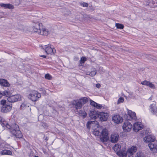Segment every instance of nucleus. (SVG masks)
I'll use <instances>...</instances> for the list:
<instances>
[{
  "instance_id": "nucleus-1",
  "label": "nucleus",
  "mask_w": 157,
  "mask_h": 157,
  "mask_svg": "<svg viewBox=\"0 0 157 157\" xmlns=\"http://www.w3.org/2000/svg\"><path fill=\"white\" fill-rule=\"evenodd\" d=\"M1 124L3 126H5L7 128L10 130L11 133L17 138H21L22 135L21 132L19 130V126L15 123L10 125L6 121H2L0 122Z\"/></svg>"
},
{
  "instance_id": "nucleus-2",
  "label": "nucleus",
  "mask_w": 157,
  "mask_h": 157,
  "mask_svg": "<svg viewBox=\"0 0 157 157\" xmlns=\"http://www.w3.org/2000/svg\"><path fill=\"white\" fill-rule=\"evenodd\" d=\"M147 131H143V134L147 136H145L144 138V140L146 142H150L148 144L149 147L151 150L154 152L157 151V145L153 143L155 140V137L154 136L148 133Z\"/></svg>"
},
{
  "instance_id": "nucleus-3",
  "label": "nucleus",
  "mask_w": 157,
  "mask_h": 157,
  "mask_svg": "<svg viewBox=\"0 0 157 157\" xmlns=\"http://www.w3.org/2000/svg\"><path fill=\"white\" fill-rule=\"evenodd\" d=\"M98 125V122L96 121H88L86 124V127L88 129H90L91 127H92L93 134L97 136L101 135Z\"/></svg>"
},
{
  "instance_id": "nucleus-4",
  "label": "nucleus",
  "mask_w": 157,
  "mask_h": 157,
  "mask_svg": "<svg viewBox=\"0 0 157 157\" xmlns=\"http://www.w3.org/2000/svg\"><path fill=\"white\" fill-rule=\"evenodd\" d=\"M87 99L86 98H84L79 100H74L72 101V104L73 107L77 110L78 109H80L83 105L86 102Z\"/></svg>"
},
{
  "instance_id": "nucleus-5",
  "label": "nucleus",
  "mask_w": 157,
  "mask_h": 157,
  "mask_svg": "<svg viewBox=\"0 0 157 157\" xmlns=\"http://www.w3.org/2000/svg\"><path fill=\"white\" fill-rule=\"evenodd\" d=\"M101 133L100 140L103 142H106L109 139L108 133L106 128L103 129Z\"/></svg>"
},
{
  "instance_id": "nucleus-6",
  "label": "nucleus",
  "mask_w": 157,
  "mask_h": 157,
  "mask_svg": "<svg viewBox=\"0 0 157 157\" xmlns=\"http://www.w3.org/2000/svg\"><path fill=\"white\" fill-rule=\"evenodd\" d=\"M41 47V48L45 50V52L47 54L52 55L56 51L55 49H54L53 47L51 46L49 44L45 45L44 47L42 46Z\"/></svg>"
},
{
  "instance_id": "nucleus-7",
  "label": "nucleus",
  "mask_w": 157,
  "mask_h": 157,
  "mask_svg": "<svg viewBox=\"0 0 157 157\" xmlns=\"http://www.w3.org/2000/svg\"><path fill=\"white\" fill-rule=\"evenodd\" d=\"M40 25L41 24L38 22L33 23L32 27L33 31L36 33L38 34L40 33L41 29L40 27Z\"/></svg>"
},
{
  "instance_id": "nucleus-8",
  "label": "nucleus",
  "mask_w": 157,
  "mask_h": 157,
  "mask_svg": "<svg viewBox=\"0 0 157 157\" xmlns=\"http://www.w3.org/2000/svg\"><path fill=\"white\" fill-rule=\"evenodd\" d=\"M21 96L19 94L14 95L9 97L7 100L10 102H14L21 100Z\"/></svg>"
},
{
  "instance_id": "nucleus-9",
  "label": "nucleus",
  "mask_w": 157,
  "mask_h": 157,
  "mask_svg": "<svg viewBox=\"0 0 157 157\" xmlns=\"http://www.w3.org/2000/svg\"><path fill=\"white\" fill-rule=\"evenodd\" d=\"M132 125L128 121H126L122 127L124 130L126 132L130 131L132 128Z\"/></svg>"
},
{
  "instance_id": "nucleus-10",
  "label": "nucleus",
  "mask_w": 157,
  "mask_h": 157,
  "mask_svg": "<svg viewBox=\"0 0 157 157\" xmlns=\"http://www.w3.org/2000/svg\"><path fill=\"white\" fill-rule=\"evenodd\" d=\"M133 130L137 132L143 128V125L140 122L135 123L132 127Z\"/></svg>"
},
{
  "instance_id": "nucleus-11",
  "label": "nucleus",
  "mask_w": 157,
  "mask_h": 157,
  "mask_svg": "<svg viewBox=\"0 0 157 157\" xmlns=\"http://www.w3.org/2000/svg\"><path fill=\"white\" fill-rule=\"evenodd\" d=\"M108 115L106 113L104 112H100L98 113V116L100 120L101 121H107Z\"/></svg>"
},
{
  "instance_id": "nucleus-12",
  "label": "nucleus",
  "mask_w": 157,
  "mask_h": 157,
  "mask_svg": "<svg viewBox=\"0 0 157 157\" xmlns=\"http://www.w3.org/2000/svg\"><path fill=\"white\" fill-rule=\"evenodd\" d=\"M89 115L91 118L95 119L98 117V113L95 110H91L89 113Z\"/></svg>"
},
{
  "instance_id": "nucleus-13",
  "label": "nucleus",
  "mask_w": 157,
  "mask_h": 157,
  "mask_svg": "<svg viewBox=\"0 0 157 157\" xmlns=\"http://www.w3.org/2000/svg\"><path fill=\"white\" fill-rule=\"evenodd\" d=\"M11 106L10 105H4L2 107L1 110L2 112L3 113H6L10 111L11 109Z\"/></svg>"
},
{
  "instance_id": "nucleus-14",
  "label": "nucleus",
  "mask_w": 157,
  "mask_h": 157,
  "mask_svg": "<svg viewBox=\"0 0 157 157\" xmlns=\"http://www.w3.org/2000/svg\"><path fill=\"white\" fill-rule=\"evenodd\" d=\"M119 138V135L117 134L114 133L111 135L110 140L112 143H116L117 141Z\"/></svg>"
},
{
  "instance_id": "nucleus-15",
  "label": "nucleus",
  "mask_w": 157,
  "mask_h": 157,
  "mask_svg": "<svg viewBox=\"0 0 157 157\" xmlns=\"http://www.w3.org/2000/svg\"><path fill=\"white\" fill-rule=\"evenodd\" d=\"M150 111L152 113L154 114H156L157 113L156 106V103L153 102V103L151 104L150 106Z\"/></svg>"
},
{
  "instance_id": "nucleus-16",
  "label": "nucleus",
  "mask_w": 157,
  "mask_h": 157,
  "mask_svg": "<svg viewBox=\"0 0 157 157\" xmlns=\"http://www.w3.org/2000/svg\"><path fill=\"white\" fill-rule=\"evenodd\" d=\"M112 120L116 123L121 122L122 121L121 118L118 115L113 116V117Z\"/></svg>"
},
{
  "instance_id": "nucleus-17",
  "label": "nucleus",
  "mask_w": 157,
  "mask_h": 157,
  "mask_svg": "<svg viewBox=\"0 0 157 157\" xmlns=\"http://www.w3.org/2000/svg\"><path fill=\"white\" fill-rule=\"evenodd\" d=\"M50 33V31L46 28H41L40 33L38 34L44 36H47Z\"/></svg>"
},
{
  "instance_id": "nucleus-18",
  "label": "nucleus",
  "mask_w": 157,
  "mask_h": 157,
  "mask_svg": "<svg viewBox=\"0 0 157 157\" xmlns=\"http://www.w3.org/2000/svg\"><path fill=\"white\" fill-rule=\"evenodd\" d=\"M0 6L5 9H12L14 8V6L10 4L0 3Z\"/></svg>"
},
{
  "instance_id": "nucleus-19",
  "label": "nucleus",
  "mask_w": 157,
  "mask_h": 157,
  "mask_svg": "<svg viewBox=\"0 0 157 157\" xmlns=\"http://www.w3.org/2000/svg\"><path fill=\"white\" fill-rule=\"evenodd\" d=\"M0 84L1 86L5 87H9L10 85L6 80L3 79H0Z\"/></svg>"
},
{
  "instance_id": "nucleus-20",
  "label": "nucleus",
  "mask_w": 157,
  "mask_h": 157,
  "mask_svg": "<svg viewBox=\"0 0 157 157\" xmlns=\"http://www.w3.org/2000/svg\"><path fill=\"white\" fill-rule=\"evenodd\" d=\"M136 147L132 146L128 149L127 151V153H129L130 154V155L131 156L136 151Z\"/></svg>"
},
{
  "instance_id": "nucleus-21",
  "label": "nucleus",
  "mask_w": 157,
  "mask_h": 157,
  "mask_svg": "<svg viewBox=\"0 0 157 157\" xmlns=\"http://www.w3.org/2000/svg\"><path fill=\"white\" fill-rule=\"evenodd\" d=\"M128 114L131 117V118L133 120H136V114L135 112H132L130 110H128Z\"/></svg>"
},
{
  "instance_id": "nucleus-22",
  "label": "nucleus",
  "mask_w": 157,
  "mask_h": 157,
  "mask_svg": "<svg viewBox=\"0 0 157 157\" xmlns=\"http://www.w3.org/2000/svg\"><path fill=\"white\" fill-rule=\"evenodd\" d=\"M37 93V91L33 90L31 94H30V96L31 97V98L33 101H36L37 100L36 98V94Z\"/></svg>"
},
{
  "instance_id": "nucleus-23",
  "label": "nucleus",
  "mask_w": 157,
  "mask_h": 157,
  "mask_svg": "<svg viewBox=\"0 0 157 157\" xmlns=\"http://www.w3.org/2000/svg\"><path fill=\"white\" fill-rule=\"evenodd\" d=\"M121 146L118 144H116L113 148V149L117 152V154L118 153L121 151Z\"/></svg>"
},
{
  "instance_id": "nucleus-24",
  "label": "nucleus",
  "mask_w": 157,
  "mask_h": 157,
  "mask_svg": "<svg viewBox=\"0 0 157 157\" xmlns=\"http://www.w3.org/2000/svg\"><path fill=\"white\" fill-rule=\"evenodd\" d=\"M29 104L26 102H25L21 105L20 107V109L24 110L27 108H29Z\"/></svg>"
},
{
  "instance_id": "nucleus-25",
  "label": "nucleus",
  "mask_w": 157,
  "mask_h": 157,
  "mask_svg": "<svg viewBox=\"0 0 157 157\" xmlns=\"http://www.w3.org/2000/svg\"><path fill=\"white\" fill-rule=\"evenodd\" d=\"M1 154L2 155H12V152L10 150H4L1 152Z\"/></svg>"
},
{
  "instance_id": "nucleus-26",
  "label": "nucleus",
  "mask_w": 157,
  "mask_h": 157,
  "mask_svg": "<svg viewBox=\"0 0 157 157\" xmlns=\"http://www.w3.org/2000/svg\"><path fill=\"white\" fill-rule=\"evenodd\" d=\"M129 153H127V151L126 152L125 151H120L118 153V155L122 157H126L127 154H128Z\"/></svg>"
},
{
  "instance_id": "nucleus-27",
  "label": "nucleus",
  "mask_w": 157,
  "mask_h": 157,
  "mask_svg": "<svg viewBox=\"0 0 157 157\" xmlns=\"http://www.w3.org/2000/svg\"><path fill=\"white\" fill-rule=\"evenodd\" d=\"M96 73L97 72L95 71H92L91 72H88L86 74L91 76L93 77L96 74Z\"/></svg>"
},
{
  "instance_id": "nucleus-28",
  "label": "nucleus",
  "mask_w": 157,
  "mask_h": 157,
  "mask_svg": "<svg viewBox=\"0 0 157 157\" xmlns=\"http://www.w3.org/2000/svg\"><path fill=\"white\" fill-rule=\"evenodd\" d=\"M116 26L117 27V28L118 29H123L124 27V26L122 24L119 23H116Z\"/></svg>"
},
{
  "instance_id": "nucleus-29",
  "label": "nucleus",
  "mask_w": 157,
  "mask_h": 157,
  "mask_svg": "<svg viewBox=\"0 0 157 157\" xmlns=\"http://www.w3.org/2000/svg\"><path fill=\"white\" fill-rule=\"evenodd\" d=\"M45 77L46 79L48 80H51L52 79V76L49 74H47L45 75Z\"/></svg>"
},
{
  "instance_id": "nucleus-30",
  "label": "nucleus",
  "mask_w": 157,
  "mask_h": 157,
  "mask_svg": "<svg viewBox=\"0 0 157 157\" xmlns=\"http://www.w3.org/2000/svg\"><path fill=\"white\" fill-rule=\"evenodd\" d=\"M18 29L23 31H26V27L23 25H21V26H19V27Z\"/></svg>"
},
{
  "instance_id": "nucleus-31",
  "label": "nucleus",
  "mask_w": 157,
  "mask_h": 157,
  "mask_svg": "<svg viewBox=\"0 0 157 157\" xmlns=\"http://www.w3.org/2000/svg\"><path fill=\"white\" fill-rule=\"evenodd\" d=\"M136 155L137 157H143L144 156V154L141 152H138L136 154ZM135 157H137L136 156Z\"/></svg>"
},
{
  "instance_id": "nucleus-32",
  "label": "nucleus",
  "mask_w": 157,
  "mask_h": 157,
  "mask_svg": "<svg viewBox=\"0 0 157 157\" xmlns=\"http://www.w3.org/2000/svg\"><path fill=\"white\" fill-rule=\"evenodd\" d=\"M86 57H82L81 58V60H80V63H84L85 61L86 60Z\"/></svg>"
},
{
  "instance_id": "nucleus-33",
  "label": "nucleus",
  "mask_w": 157,
  "mask_h": 157,
  "mask_svg": "<svg viewBox=\"0 0 157 157\" xmlns=\"http://www.w3.org/2000/svg\"><path fill=\"white\" fill-rule=\"evenodd\" d=\"M148 86L152 89H155V87L154 85L150 82H149Z\"/></svg>"
},
{
  "instance_id": "nucleus-34",
  "label": "nucleus",
  "mask_w": 157,
  "mask_h": 157,
  "mask_svg": "<svg viewBox=\"0 0 157 157\" xmlns=\"http://www.w3.org/2000/svg\"><path fill=\"white\" fill-rule=\"evenodd\" d=\"M81 6H82L83 7H87L88 6V4L86 2H81L80 3Z\"/></svg>"
},
{
  "instance_id": "nucleus-35",
  "label": "nucleus",
  "mask_w": 157,
  "mask_h": 157,
  "mask_svg": "<svg viewBox=\"0 0 157 157\" xmlns=\"http://www.w3.org/2000/svg\"><path fill=\"white\" fill-rule=\"evenodd\" d=\"M149 81H148L147 80H145L141 82V83L143 85H146L148 86Z\"/></svg>"
},
{
  "instance_id": "nucleus-36",
  "label": "nucleus",
  "mask_w": 157,
  "mask_h": 157,
  "mask_svg": "<svg viewBox=\"0 0 157 157\" xmlns=\"http://www.w3.org/2000/svg\"><path fill=\"white\" fill-rule=\"evenodd\" d=\"M124 101V99L122 97L120 98L117 101V104H119L123 102Z\"/></svg>"
},
{
  "instance_id": "nucleus-37",
  "label": "nucleus",
  "mask_w": 157,
  "mask_h": 157,
  "mask_svg": "<svg viewBox=\"0 0 157 157\" xmlns=\"http://www.w3.org/2000/svg\"><path fill=\"white\" fill-rule=\"evenodd\" d=\"M2 94L3 95L7 96L8 95H9L10 92L6 90V91H5L3 92Z\"/></svg>"
},
{
  "instance_id": "nucleus-38",
  "label": "nucleus",
  "mask_w": 157,
  "mask_h": 157,
  "mask_svg": "<svg viewBox=\"0 0 157 157\" xmlns=\"http://www.w3.org/2000/svg\"><path fill=\"white\" fill-rule=\"evenodd\" d=\"M90 104L91 105L94 106V107H95L96 105H97V103L92 100H91L90 101Z\"/></svg>"
},
{
  "instance_id": "nucleus-39",
  "label": "nucleus",
  "mask_w": 157,
  "mask_h": 157,
  "mask_svg": "<svg viewBox=\"0 0 157 157\" xmlns=\"http://www.w3.org/2000/svg\"><path fill=\"white\" fill-rule=\"evenodd\" d=\"M95 9L94 7L92 6H89V10L90 11H94V10Z\"/></svg>"
},
{
  "instance_id": "nucleus-40",
  "label": "nucleus",
  "mask_w": 157,
  "mask_h": 157,
  "mask_svg": "<svg viewBox=\"0 0 157 157\" xmlns=\"http://www.w3.org/2000/svg\"><path fill=\"white\" fill-rule=\"evenodd\" d=\"M6 101L5 100H2L1 101V103L2 105V106L6 104Z\"/></svg>"
},
{
  "instance_id": "nucleus-41",
  "label": "nucleus",
  "mask_w": 157,
  "mask_h": 157,
  "mask_svg": "<svg viewBox=\"0 0 157 157\" xmlns=\"http://www.w3.org/2000/svg\"><path fill=\"white\" fill-rule=\"evenodd\" d=\"M97 105H96L95 106V107L96 108H97V109H101L102 108V106L101 105L99 104H98L97 103Z\"/></svg>"
},
{
  "instance_id": "nucleus-42",
  "label": "nucleus",
  "mask_w": 157,
  "mask_h": 157,
  "mask_svg": "<svg viewBox=\"0 0 157 157\" xmlns=\"http://www.w3.org/2000/svg\"><path fill=\"white\" fill-rule=\"evenodd\" d=\"M41 97V95L40 94L38 93L37 92V93L36 94V98H37V99L39 98H40Z\"/></svg>"
},
{
  "instance_id": "nucleus-43",
  "label": "nucleus",
  "mask_w": 157,
  "mask_h": 157,
  "mask_svg": "<svg viewBox=\"0 0 157 157\" xmlns=\"http://www.w3.org/2000/svg\"><path fill=\"white\" fill-rule=\"evenodd\" d=\"M96 86L97 88H99L100 87L101 85L99 84H97L96 85Z\"/></svg>"
},
{
  "instance_id": "nucleus-44",
  "label": "nucleus",
  "mask_w": 157,
  "mask_h": 157,
  "mask_svg": "<svg viewBox=\"0 0 157 157\" xmlns=\"http://www.w3.org/2000/svg\"><path fill=\"white\" fill-rule=\"evenodd\" d=\"M118 50L119 51H121V52H123V51H124V49H122V48H119Z\"/></svg>"
},
{
  "instance_id": "nucleus-45",
  "label": "nucleus",
  "mask_w": 157,
  "mask_h": 157,
  "mask_svg": "<svg viewBox=\"0 0 157 157\" xmlns=\"http://www.w3.org/2000/svg\"><path fill=\"white\" fill-rule=\"evenodd\" d=\"M3 94L2 93L0 92V98L2 96Z\"/></svg>"
},
{
  "instance_id": "nucleus-46",
  "label": "nucleus",
  "mask_w": 157,
  "mask_h": 157,
  "mask_svg": "<svg viewBox=\"0 0 157 157\" xmlns=\"http://www.w3.org/2000/svg\"><path fill=\"white\" fill-rule=\"evenodd\" d=\"M40 56L44 58H46V56H45V55H41V56Z\"/></svg>"
},
{
  "instance_id": "nucleus-47",
  "label": "nucleus",
  "mask_w": 157,
  "mask_h": 157,
  "mask_svg": "<svg viewBox=\"0 0 157 157\" xmlns=\"http://www.w3.org/2000/svg\"><path fill=\"white\" fill-rule=\"evenodd\" d=\"M85 15V16H84V17H86V15Z\"/></svg>"
},
{
  "instance_id": "nucleus-48",
  "label": "nucleus",
  "mask_w": 157,
  "mask_h": 157,
  "mask_svg": "<svg viewBox=\"0 0 157 157\" xmlns=\"http://www.w3.org/2000/svg\"><path fill=\"white\" fill-rule=\"evenodd\" d=\"M149 99H150V100H151V98H149Z\"/></svg>"
},
{
  "instance_id": "nucleus-49",
  "label": "nucleus",
  "mask_w": 157,
  "mask_h": 157,
  "mask_svg": "<svg viewBox=\"0 0 157 157\" xmlns=\"http://www.w3.org/2000/svg\"><path fill=\"white\" fill-rule=\"evenodd\" d=\"M87 16V17H89V16Z\"/></svg>"
},
{
  "instance_id": "nucleus-50",
  "label": "nucleus",
  "mask_w": 157,
  "mask_h": 157,
  "mask_svg": "<svg viewBox=\"0 0 157 157\" xmlns=\"http://www.w3.org/2000/svg\"><path fill=\"white\" fill-rule=\"evenodd\" d=\"M46 140H48V139H47V138H46Z\"/></svg>"
},
{
  "instance_id": "nucleus-51",
  "label": "nucleus",
  "mask_w": 157,
  "mask_h": 157,
  "mask_svg": "<svg viewBox=\"0 0 157 157\" xmlns=\"http://www.w3.org/2000/svg\"><path fill=\"white\" fill-rule=\"evenodd\" d=\"M46 140H48V139H47V138H46Z\"/></svg>"
}]
</instances>
